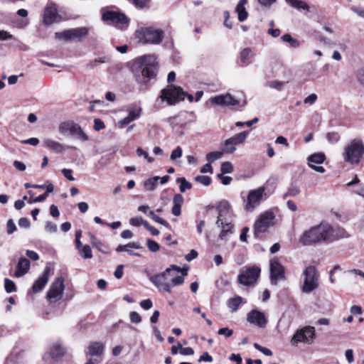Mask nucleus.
<instances>
[{
  "mask_svg": "<svg viewBox=\"0 0 364 364\" xmlns=\"http://www.w3.org/2000/svg\"><path fill=\"white\" fill-rule=\"evenodd\" d=\"M141 247V245L140 243L139 242H129L127 245H119L117 248H116V251L118 252H127L130 255H133V256H136V257H139L140 255L137 252H134L132 251H130L129 250V248L131 249H140Z\"/></svg>",
  "mask_w": 364,
  "mask_h": 364,
  "instance_id": "29",
  "label": "nucleus"
},
{
  "mask_svg": "<svg viewBox=\"0 0 364 364\" xmlns=\"http://www.w3.org/2000/svg\"><path fill=\"white\" fill-rule=\"evenodd\" d=\"M176 181L180 184L179 189L181 193H184L186 190H190L192 188V184L183 177L178 178Z\"/></svg>",
  "mask_w": 364,
  "mask_h": 364,
  "instance_id": "39",
  "label": "nucleus"
},
{
  "mask_svg": "<svg viewBox=\"0 0 364 364\" xmlns=\"http://www.w3.org/2000/svg\"><path fill=\"white\" fill-rule=\"evenodd\" d=\"M299 189L296 186H291L288 188L287 193L284 195V197H289V196L294 197V196H297L299 194Z\"/></svg>",
  "mask_w": 364,
  "mask_h": 364,
  "instance_id": "54",
  "label": "nucleus"
},
{
  "mask_svg": "<svg viewBox=\"0 0 364 364\" xmlns=\"http://www.w3.org/2000/svg\"><path fill=\"white\" fill-rule=\"evenodd\" d=\"M315 337V329L312 326H306L300 330H298L291 340V343L293 346L296 345L298 343L304 342L306 343H311Z\"/></svg>",
  "mask_w": 364,
  "mask_h": 364,
  "instance_id": "14",
  "label": "nucleus"
},
{
  "mask_svg": "<svg viewBox=\"0 0 364 364\" xmlns=\"http://www.w3.org/2000/svg\"><path fill=\"white\" fill-rule=\"evenodd\" d=\"M230 209V204L227 200H222L220 202L217 207L218 211V216L216 224L220 226V221L224 220V218H228Z\"/></svg>",
  "mask_w": 364,
  "mask_h": 364,
  "instance_id": "25",
  "label": "nucleus"
},
{
  "mask_svg": "<svg viewBox=\"0 0 364 364\" xmlns=\"http://www.w3.org/2000/svg\"><path fill=\"white\" fill-rule=\"evenodd\" d=\"M159 179H160L159 176H154L153 178H150L147 179L144 183V188L146 191H154L156 188L157 183Z\"/></svg>",
  "mask_w": 364,
  "mask_h": 364,
  "instance_id": "36",
  "label": "nucleus"
},
{
  "mask_svg": "<svg viewBox=\"0 0 364 364\" xmlns=\"http://www.w3.org/2000/svg\"><path fill=\"white\" fill-rule=\"evenodd\" d=\"M182 156V149L181 146H177L171 154L170 158L171 160H176Z\"/></svg>",
  "mask_w": 364,
  "mask_h": 364,
  "instance_id": "53",
  "label": "nucleus"
},
{
  "mask_svg": "<svg viewBox=\"0 0 364 364\" xmlns=\"http://www.w3.org/2000/svg\"><path fill=\"white\" fill-rule=\"evenodd\" d=\"M343 161L350 165H358L364 156V143L360 139H354L344 147Z\"/></svg>",
  "mask_w": 364,
  "mask_h": 364,
  "instance_id": "4",
  "label": "nucleus"
},
{
  "mask_svg": "<svg viewBox=\"0 0 364 364\" xmlns=\"http://www.w3.org/2000/svg\"><path fill=\"white\" fill-rule=\"evenodd\" d=\"M348 236L343 228L321 223L305 230L299 237V242L304 246H310L321 242L331 243Z\"/></svg>",
  "mask_w": 364,
  "mask_h": 364,
  "instance_id": "1",
  "label": "nucleus"
},
{
  "mask_svg": "<svg viewBox=\"0 0 364 364\" xmlns=\"http://www.w3.org/2000/svg\"><path fill=\"white\" fill-rule=\"evenodd\" d=\"M170 267L171 268L172 271H175L176 272H181L183 277L187 275V274H188V267L181 268L174 264L171 265Z\"/></svg>",
  "mask_w": 364,
  "mask_h": 364,
  "instance_id": "59",
  "label": "nucleus"
},
{
  "mask_svg": "<svg viewBox=\"0 0 364 364\" xmlns=\"http://www.w3.org/2000/svg\"><path fill=\"white\" fill-rule=\"evenodd\" d=\"M284 82L279 80H272L268 82V86L271 88L281 90L284 86Z\"/></svg>",
  "mask_w": 364,
  "mask_h": 364,
  "instance_id": "46",
  "label": "nucleus"
},
{
  "mask_svg": "<svg viewBox=\"0 0 364 364\" xmlns=\"http://www.w3.org/2000/svg\"><path fill=\"white\" fill-rule=\"evenodd\" d=\"M307 160L309 166L315 171L320 173H323L326 171L323 166H319L326 160V155L323 153L318 152L313 154L308 157Z\"/></svg>",
  "mask_w": 364,
  "mask_h": 364,
  "instance_id": "16",
  "label": "nucleus"
},
{
  "mask_svg": "<svg viewBox=\"0 0 364 364\" xmlns=\"http://www.w3.org/2000/svg\"><path fill=\"white\" fill-rule=\"evenodd\" d=\"M270 277L272 284L276 285L279 280L284 279V268L277 258L270 260Z\"/></svg>",
  "mask_w": 364,
  "mask_h": 364,
  "instance_id": "15",
  "label": "nucleus"
},
{
  "mask_svg": "<svg viewBox=\"0 0 364 364\" xmlns=\"http://www.w3.org/2000/svg\"><path fill=\"white\" fill-rule=\"evenodd\" d=\"M171 268L168 267L164 272L152 276L150 280L159 291L171 292L172 288L171 284Z\"/></svg>",
  "mask_w": 364,
  "mask_h": 364,
  "instance_id": "10",
  "label": "nucleus"
},
{
  "mask_svg": "<svg viewBox=\"0 0 364 364\" xmlns=\"http://www.w3.org/2000/svg\"><path fill=\"white\" fill-rule=\"evenodd\" d=\"M184 282V278L183 276H176L174 277L173 274H172L171 278V284H172V287L174 286H178L182 284Z\"/></svg>",
  "mask_w": 364,
  "mask_h": 364,
  "instance_id": "48",
  "label": "nucleus"
},
{
  "mask_svg": "<svg viewBox=\"0 0 364 364\" xmlns=\"http://www.w3.org/2000/svg\"><path fill=\"white\" fill-rule=\"evenodd\" d=\"M242 303V297L236 296L234 298H231L228 301V306L231 311H235L239 308L240 305Z\"/></svg>",
  "mask_w": 364,
  "mask_h": 364,
  "instance_id": "35",
  "label": "nucleus"
},
{
  "mask_svg": "<svg viewBox=\"0 0 364 364\" xmlns=\"http://www.w3.org/2000/svg\"><path fill=\"white\" fill-rule=\"evenodd\" d=\"M88 355L90 356H100L102 355L105 345L101 342H91L87 348Z\"/></svg>",
  "mask_w": 364,
  "mask_h": 364,
  "instance_id": "26",
  "label": "nucleus"
},
{
  "mask_svg": "<svg viewBox=\"0 0 364 364\" xmlns=\"http://www.w3.org/2000/svg\"><path fill=\"white\" fill-rule=\"evenodd\" d=\"M219 335H223L226 338L230 337L233 334V331L228 327L220 328L218 331Z\"/></svg>",
  "mask_w": 364,
  "mask_h": 364,
  "instance_id": "56",
  "label": "nucleus"
},
{
  "mask_svg": "<svg viewBox=\"0 0 364 364\" xmlns=\"http://www.w3.org/2000/svg\"><path fill=\"white\" fill-rule=\"evenodd\" d=\"M58 131L62 134H70L83 141H87L89 139L87 135L83 132L81 127L74 122L69 121L61 122L59 125Z\"/></svg>",
  "mask_w": 364,
  "mask_h": 364,
  "instance_id": "11",
  "label": "nucleus"
},
{
  "mask_svg": "<svg viewBox=\"0 0 364 364\" xmlns=\"http://www.w3.org/2000/svg\"><path fill=\"white\" fill-rule=\"evenodd\" d=\"M58 227L57 225L52 223V222H48L46 225V230L50 233H54L57 231Z\"/></svg>",
  "mask_w": 364,
  "mask_h": 364,
  "instance_id": "63",
  "label": "nucleus"
},
{
  "mask_svg": "<svg viewBox=\"0 0 364 364\" xmlns=\"http://www.w3.org/2000/svg\"><path fill=\"white\" fill-rule=\"evenodd\" d=\"M78 251L83 259H91L92 257V250L88 245H84Z\"/></svg>",
  "mask_w": 364,
  "mask_h": 364,
  "instance_id": "40",
  "label": "nucleus"
},
{
  "mask_svg": "<svg viewBox=\"0 0 364 364\" xmlns=\"http://www.w3.org/2000/svg\"><path fill=\"white\" fill-rule=\"evenodd\" d=\"M65 353V348L59 343L53 345L50 350L51 358L55 360L60 359Z\"/></svg>",
  "mask_w": 364,
  "mask_h": 364,
  "instance_id": "28",
  "label": "nucleus"
},
{
  "mask_svg": "<svg viewBox=\"0 0 364 364\" xmlns=\"http://www.w3.org/2000/svg\"><path fill=\"white\" fill-rule=\"evenodd\" d=\"M286 2L292 8L299 11H309L310 6L309 4L303 0H285Z\"/></svg>",
  "mask_w": 364,
  "mask_h": 364,
  "instance_id": "34",
  "label": "nucleus"
},
{
  "mask_svg": "<svg viewBox=\"0 0 364 364\" xmlns=\"http://www.w3.org/2000/svg\"><path fill=\"white\" fill-rule=\"evenodd\" d=\"M147 246L149 249L154 252L159 251L160 249L159 245L151 239L147 240Z\"/></svg>",
  "mask_w": 364,
  "mask_h": 364,
  "instance_id": "49",
  "label": "nucleus"
},
{
  "mask_svg": "<svg viewBox=\"0 0 364 364\" xmlns=\"http://www.w3.org/2000/svg\"><path fill=\"white\" fill-rule=\"evenodd\" d=\"M247 321L259 328H264L267 320L265 315L257 310H252L247 314Z\"/></svg>",
  "mask_w": 364,
  "mask_h": 364,
  "instance_id": "19",
  "label": "nucleus"
},
{
  "mask_svg": "<svg viewBox=\"0 0 364 364\" xmlns=\"http://www.w3.org/2000/svg\"><path fill=\"white\" fill-rule=\"evenodd\" d=\"M6 228H7L8 234H12L15 232V230H16V226L15 223H14L13 220L9 219L8 220L7 225H6Z\"/></svg>",
  "mask_w": 364,
  "mask_h": 364,
  "instance_id": "61",
  "label": "nucleus"
},
{
  "mask_svg": "<svg viewBox=\"0 0 364 364\" xmlns=\"http://www.w3.org/2000/svg\"><path fill=\"white\" fill-rule=\"evenodd\" d=\"M54 189V187H53V185L50 183V182H48V186H46V191L45 193L42 194V195H40L39 196L36 197V198H34L33 199V202H42L43 200H46V198L48 197V194L51 192H53Z\"/></svg>",
  "mask_w": 364,
  "mask_h": 364,
  "instance_id": "38",
  "label": "nucleus"
},
{
  "mask_svg": "<svg viewBox=\"0 0 364 364\" xmlns=\"http://www.w3.org/2000/svg\"><path fill=\"white\" fill-rule=\"evenodd\" d=\"M141 107L139 105H133L128 109V115L122 120L119 121L117 124L120 128L129 124L132 122L137 119L141 114Z\"/></svg>",
  "mask_w": 364,
  "mask_h": 364,
  "instance_id": "18",
  "label": "nucleus"
},
{
  "mask_svg": "<svg viewBox=\"0 0 364 364\" xmlns=\"http://www.w3.org/2000/svg\"><path fill=\"white\" fill-rule=\"evenodd\" d=\"M88 34V29L85 27H80L70 29V35L71 41H80L82 38Z\"/></svg>",
  "mask_w": 364,
  "mask_h": 364,
  "instance_id": "32",
  "label": "nucleus"
},
{
  "mask_svg": "<svg viewBox=\"0 0 364 364\" xmlns=\"http://www.w3.org/2000/svg\"><path fill=\"white\" fill-rule=\"evenodd\" d=\"M304 282L301 287L303 292L310 294L318 287L319 274L314 266L307 267L303 272Z\"/></svg>",
  "mask_w": 364,
  "mask_h": 364,
  "instance_id": "7",
  "label": "nucleus"
},
{
  "mask_svg": "<svg viewBox=\"0 0 364 364\" xmlns=\"http://www.w3.org/2000/svg\"><path fill=\"white\" fill-rule=\"evenodd\" d=\"M260 271V268L257 266L247 268L238 275L239 283L245 286L255 284L259 278Z\"/></svg>",
  "mask_w": 364,
  "mask_h": 364,
  "instance_id": "13",
  "label": "nucleus"
},
{
  "mask_svg": "<svg viewBox=\"0 0 364 364\" xmlns=\"http://www.w3.org/2000/svg\"><path fill=\"white\" fill-rule=\"evenodd\" d=\"M187 97L189 102H193V96L183 91L180 87L168 85L161 91L159 99L161 102H166L168 105H174L180 101H183Z\"/></svg>",
  "mask_w": 364,
  "mask_h": 364,
  "instance_id": "5",
  "label": "nucleus"
},
{
  "mask_svg": "<svg viewBox=\"0 0 364 364\" xmlns=\"http://www.w3.org/2000/svg\"><path fill=\"white\" fill-rule=\"evenodd\" d=\"M267 187L265 186H260L256 189L249 191L247 193L244 191L240 193V198L242 202L243 208L247 212H252L270 194L267 193Z\"/></svg>",
  "mask_w": 364,
  "mask_h": 364,
  "instance_id": "3",
  "label": "nucleus"
},
{
  "mask_svg": "<svg viewBox=\"0 0 364 364\" xmlns=\"http://www.w3.org/2000/svg\"><path fill=\"white\" fill-rule=\"evenodd\" d=\"M275 215L273 212L267 210L261 213L254 223V232L255 235L265 232L268 228L272 227L275 222Z\"/></svg>",
  "mask_w": 364,
  "mask_h": 364,
  "instance_id": "9",
  "label": "nucleus"
},
{
  "mask_svg": "<svg viewBox=\"0 0 364 364\" xmlns=\"http://www.w3.org/2000/svg\"><path fill=\"white\" fill-rule=\"evenodd\" d=\"M50 273V268L46 267L43 272L40 274L32 286L33 293H38L43 290L48 282Z\"/></svg>",
  "mask_w": 364,
  "mask_h": 364,
  "instance_id": "20",
  "label": "nucleus"
},
{
  "mask_svg": "<svg viewBox=\"0 0 364 364\" xmlns=\"http://www.w3.org/2000/svg\"><path fill=\"white\" fill-rule=\"evenodd\" d=\"M225 152L223 151H213V152H209L208 154H207L206 155V159L210 162H213L219 159H220L223 156V154H224Z\"/></svg>",
  "mask_w": 364,
  "mask_h": 364,
  "instance_id": "41",
  "label": "nucleus"
},
{
  "mask_svg": "<svg viewBox=\"0 0 364 364\" xmlns=\"http://www.w3.org/2000/svg\"><path fill=\"white\" fill-rule=\"evenodd\" d=\"M282 40L284 42L289 43L290 46L293 48H296L300 46V42L291 37L289 34H284L282 36Z\"/></svg>",
  "mask_w": 364,
  "mask_h": 364,
  "instance_id": "37",
  "label": "nucleus"
},
{
  "mask_svg": "<svg viewBox=\"0 0 364 364\" xmlns=\"http://www.w3.org/2000/svg\"><path fill=\"white\" fill-rule=\"evenodd\" d=\"M210 102L219 106H235L239 104L237 100L232 95L227 93L225 95H220L211 97Z\"/></svg>",
  "mask_w": 364,
  "mask_h": 364,
  "instance_id": "17",
  "label": "nucleus"
},
{
  "mask_svg": "<svg viewBox=\"0 0 364 364\" xmlns=\"http://www.w3.org/2000/svg\"><path fill=\"white\" fill-rule=\"evenodd\" d=\"M60 20V16L58 13V10L55 6H47L45 9L43 14V23L50 26L54 23H58Z\"/></svg>",
  "mask_w": 364,
  "mask_h": 364,
  "instance_id": "21",
  "label": "nucleus"
},
{
  "mask_svg": "<svg viewBox=\"0 0 364 364\" xmlns=\"http://www.w3.org/2000/svg\"><path fill=\"white\" fill-rule=\"evenodd\" d=\"M254 347L267 356H271L272 355V352L271 351V350L264 348L257 343H254Z\"/></svg>",
  "mask_w": 364,
  "mask_h": 364,
  "instance_id": "51",
  "label": "nucleus"
},
{
  "mask_svg": "<svg viewBox=\"0 0 364 364\" xmlns=\"http://www.w3.org/2000/svg\"><path fill=\"white\" fill-rule=\"evenodd\" d=\"M326 138L330 143H336L339 141V134L336 132H330L326 135Z\"/></svg>",
  "mask_w": 364,
  "mask_h": 364,
  "instance_id": "52",
  "label": "nucleus"
},
{
  "mask_svg": "<svg viewBox=\"0 0 364 364\" xmlns=\"http://www.w3.org/2000/svg\"><path fill=\"white\" fill-rule=\"evenodd\" d=\"M43 142L47 148H48L57 153H61L65 149L64 146L62 144H60L56 141H54L51 139H45L43 141Z\"/></svg>",
  "mask_w": 364,
  "mask_h": 364,
  "instance_id": "33",
  "label": "nucleus"
},
{
  "mask_svg": "<svg viewBox=\"0 0 364 364\" xmlns=\"http://www.w3.org/2000/svg\"><path fill=\"white\" fill-rule=\"evenodd\" d=\"M30 269V262L25 257H21L17 264L16 270L14 274L15 277H21L25 275Z\"/></svg>",
  "mask_w": 364,
  "mask_h": 364,
  "instance_id": "23",
  "label": "nucleus"
},
{
  "mask_svg": "<svg viewBox=\"0 0 364 364\" xmlns=\"http://www.w3.org/2000/svg\"><path fill=\"white\" fill-rule=\"evenodd\" d=\"M64 279L62 277L56 278L51 284L47 292V298L50 302L55 303L61 299L64 291Z\"/></svg>",
  "mask_w": 364,
  "mask_h": 364,
  "instance_id": "12",
  "label": "nucleus"
},
{
  "mask_svg": "<svg viewBox=\"0 0 364 364\" xmlns=\"http://www.w3.org/2000/svg\"><path fill=\"white\" fill-rule=\"evenodd\" d=\"M132 2L136 8L143 9L144 8L147 4L150 1V0H128Z\"/></svg>",
  "mask_w": 364,
  "mask_h": 364,
  "instance_id": "50",
  "label": "nucleus"
},
{
  "mask_svg": "<svg viewBox=\"0 0 364 364\" xmlns=\"http://www.w3.org/2000/svg\"><path fill=\"white\" fill-rule=\"evenodd\" d=\"M102 19L103 21L121 29L127 28L129 22V19L124 14L117 11L103 10Z\"/></svg>",
  "mask_w": 364,
  "mask_h": 364,
  "instance_id": "8",
  "label": "nucleus"
},
{
  "mask_svg": "<svg viewBox=\"0 0 364 364\" xmlns=\"http://www.w3.org/2000/svg\"><path fill=\"white\" fill-rule=\"evenodd\" d=\"M220 170L222 172L221 174L230 173L232 172L233 166L230 162L225 161L221 164Z\"/></svg>",
  "mask_w": 364,
  "mask_h": 364,
  "instance_id": "45",
  "label": "nucleus"
},
{
  "mask_svg": "<svg viewBox=\"0 0 364 364\" xmlns=\"http://www.w3.org/2000/svg\"><path fill=\"white\" fill-rule=\"evenodd\" d=\"M136 38L142 43L159 44L164 38V32L154 28H141L136 31Z\"/></svg>",
  "mask_w": 364,
  "mask_h": 364,
  "instance_id": "6",
  "label": "nucleus"
},
{
  "mask_svg": "<svg viewBox=\"0 0 364 364\" xmlns=\"http://www.w3.org/2000/svg\"><path fill=\"white\" fill-rule=\"evenodd\" d=\"M247 4V0H240L237 6L236 12L237 13L238 20L240 22L245 21L247 18L248 13L245 9V5Z\"/></svg>",
  "mask_w": 364,
  "mask_h": 364,
  "instance_id": "31",
  "label": "nucleus"
},
{
  "mask_svg": "<svg viewBox=\"0 0 364 364\" xmlns=\"http://www.w3.org/2000/svg\"><path fill=\"white\" fill-rule=\"evenodd\" d=\"M249 134V132H242L225 141V145L234 144L235 146L243 144Z\"/></svg>",
  "mask_w": 364,
  "mask_h": 364,
  "instance_id": "27",
  "label": "nucleus"
},
{
  "mask_svg": "<svg viewBox=\"0 0 364 364\" xmlns=\"http://www.w3.org/2000/svg\"><path fill=\"white\" fill-rule=\"evenodd\" d=\"M195 180L204 186H209L211 183V178L208 176H197Z\"/></svg>",
  "mask_w": 364,
  "mask_h": 364,
  "instance_id": "47",
  "label": "nucleus"
},
{
  "mask_svg": "<svg viewBox=\"0 0 364 364\" xmlns=\"http://www.w3.org/2000/svg\"><path fill=\"white\" fill-rule=\"evenodd\" d=\"M183 203V197L177 193L174 196L173 199V207L171 212L175 216H179L181 214V206Z\"/></svg>",
  "mask_w": 364,
  "mask_h": 364,
  "instance_id": "30",
  "label": "nucleus"
},
{
  "mask_svg": "<svg viewBox=\"0 0 364 364\" xmlns=\"http://www.w3.org/2000/svg\"><path fill=\"white\" fill-rule=\"evenodd\" d=\"M132 72L141 90H146L149 83L154 80L158 73V63L153 55L136 59L132 65Z\"/></svg>",
  "mask_w": 364,
  "mask_h": 364,
  "instance_id": "2",
  "label": "nucleus"
},
{
  "mask_svg": "<svg viewBox=\"0 0 364 364\" xmlns=\"http://www.w3.org/2000/svg\"><path fill=\"white\" fill-rule=\"evenodd\" d=\"M55 37L59 40L71 41L70 35V29L65 30L62 32L55 33Z\"/></svg>",
  "mask_w": 364,
  "mask_h": 364,
  "instance_id": "44",
  "label": "nucleus"
},
{
  "mask_svg": "<svg viewBox=\"0 0 364 364\" xmlns=\"http://www.w3.org/2000/svg\"><path fill=\"white\" fill-rule=\"evenodd\" d=\"M258 121H259V119L257 117H255L252 120H250V121H247V122H236L235 125L237 127H242L244 125H246L247 127H251L254 124L257 123Z\"/></svg>",
  "mask_w": 364,
  "mask_h": 364,
  "instance_id": "58",
  "label": "nucleus"
},
{
  "mask_svg": "<svg viewBox=\"0 0 364 364\" xmlns=\"http://www.w3.org/2000/svg\"><path fill=\"white\" fill-rule=\"evenodd\" d=\"M317 95L314 93L311 94L304 100L305 104L314 105L317 100Z\"/></svg>",
  "mask_w": 364,
  "mask_h": 364,
  "instance_id": "60",
  "label": "nucleus"
},
{
  "mask_svg": "<svg viewBox=\"0 0 364 364\" xmlns=\"http://www.w3.org/2000/svg\"><path fill=\"white\" fill-rule=\"evenodd\" d=\"M62 173L64 175V176L69 181H75V178L73 176V171L71 169L69 168H63Z\"/></svg>",
  "mask_w": 364,
  "mask_h": 364,
  "instance_id": "64",
  "label": "nucleus"
},
{
  "mask_svg": "<svg viewBox=\"0 0 364 364\" xmlns=\"http://www.w3.org/2000/svg\"><path fill=\"white\" fill-rule=\"evenodd\" d=\"M149 217H150L154 221L157 223H159L165 227H169V224L163 218L156 215L155 213L152 210L149 211Z\"/></svg>",
  "mask_w": 364,
  "mask_h": 364,
  "instance_id": "42",
  "label": "nucleus"
},
{
  "mask_svg": "<svg viewBox=\"0 0 364 364\" xmlns=\"http://www.w3.org/2000/svg\"><path fill=\"white\" fill-rule=\"evenodd\" d=\"M219 225L220 226L218 227L222 229L219 237L221 240H225L226 237L232 233V229L233 228L232 220L228 218H224V220L220 221Z\"/></svg>",
  "mask_w": 364,
  "mask_h": 364,
  "instance_id": "24",
  "label": "nucleus"
},
{
  "mask_svg": "<svg viewBox=\"0 0 364 364\" xmlns=\"http://www.w3.org/2000/svg\"><path fill=\"white\" fill-rule=\"evenodd\" d=\"M4 287L5 290L8 293L14 292L16 291L15 283L12 280L7 278L4 280Z\"/></svg>",
  "mask_w": 364,
  "mask_h": 364,
  "instance_id": "43",
  "label": "nucleus"
},
{
  "mask_svg": "<svg viewBox=\"0 0 364 364\" xmlns=\"http://www.w3.org/2000/svg\"><path fill=\"white\" fill-rule=\"evenodd\" d=\"M136 154L139 156H143L149 163H152L154 161V158L149 156L148 153L144 151L141 148H138L136 149Z\"/></svg>",
  "mask_w": 364,
  "mask_h": 364,
  "instance_id": "55",
  "label": "nucleus"
},
{
  "mask_svg": "<svg viewBox=\"0 0 364 364\" xmlns=\"http://www.w3.org/2000/svg\"><path fill=\"white\" fill-rule=\"evenodd\" d=\"M130 320L132 323H139L141 322V316H139V314L136 312V311H132L130 313Z\"/></svg>",
  "mask_w": 364,
  "mask_h": 364,
  "instance_id": "62",
  "label": "nucleus"
},
{
  "mask_svg": "<svg viewBox=\"0 0 364 364\" xmlns=\"http://www.w3.org/2000/svg\"><path fill=\"white\" fill-rule=\"evenodd\" d=\"M255 54L250 48H243L240 53V60L242 66H247L252 63Z\"/></svg>",
  "mask_w": 364,
  "mask_h": 364,
  "instance_id": "22",
  "label": "nucleus"
},
{
  "mask_svg": "<svg viewBox=\"0 0 364 364\" xmlns=\"http://www.w3.org/2000/svg\"><path fill=\"white\" fill-rule=\"evenodd\" d=\"M93 247L97 249L102 253L105 254L107 252V247L104 243L99 240L93 245Z\"/></svg>",
  "mask_w": 364,
  "mask_h": 364,
  "instance_id": "57",
  "label": "nucleus"
}]
</instances>
